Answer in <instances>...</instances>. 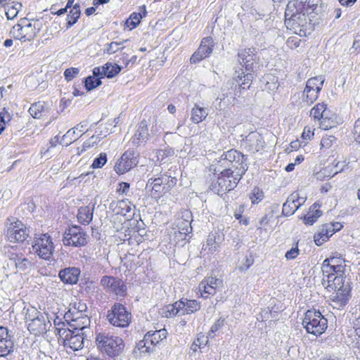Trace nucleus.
I'll list each match as a JSON object with an SVG mask.
<instances>
[{"mask_svg": "<svg viewBox=\"0 0 360 360\" xmlns=\"http://www.w3.org/2000/svg\"><path fill=\"white\" fill-rule=\"evenodd\" d=\"M337 259H326L321 266V284L329 292L342 290L344 285V266L336 264Z\"/></svg>", "mask_w": 360, "mask_h": 360, "instance_id": "1", "label": "nucleus"}, {"mask_svg": "<svg viewBox=\"0 0 360 360\" xmlns=\"http://www.w3.org/2000/svg\"><path fill=\"white\" fill-rule=\"evenodd\" d=\"M90 320L88 316L83 317L82 324L76 323L71 325L75 326L73 329L70 328H58V334L60 338H63L64 345L69 347L74 351L81 349L84 347V330L89 325Z\"/></svg>", "mask_w": 360, "mask_h": 360, "instance_id": "2", "label": "nucleus"}, {"mask_svg": "<svg viewBox=\"0 0 360 360\" xmlns=\"http://www.w3.org/2000/svg\"><path fill=\"white\" fill-rule=\"evenodd\" d=\"M96 342L102 352L111 357L119 356L124 348V343L121 338L106 332L98 333Z\"/></svg>", "mask_w": 360, "mask_h": 360, "instance_id": "3", "label": "nucleus"}, {"mask_svg": "<svg viewBox=\"0 0 360 360\" xmlns=\"http://www.w3.org/2000/svg\"><path fill=\"white\" fill-rule=\"evenodd\" d=\"M219 167L222 169H229L230 172L240 174H244L248 168L244 155L234 149L221 155L219 160Z\"/></svg>", "mask_w": 360, "mask_h": 360, "instance_id": "4", "label": "nucleus"}, {"mask_svg": "<svg viewBox=\"0 0 360 360\" xmlns=\"http://www.w3.org/2000/svg\"><path fill=\"white\" fill-rule=\"evenodd\" d=\"M27 329L35 335L46 333L51 326L46 314L38 311L36 309H28L25 315Z\"/></svg>", "mask_w": 360, "mask_h": 360, "instance_id": "5", "label": "nucleus"}, {"mask_svg": "<svg viewBox=\"0 0 360 360\" xmlns=\"http://www.w3.org/2000/svg\"><path fill=\"white\" fill-rule=\"evenodd\" d=\"M302 325L309 333L320 335L328 327L327 319L319 311L307 310L302 320Z\"/></svg>", "mask_w": 360, "mask_h": 360, "instance_id": "6", "label": "nucleus"}, {"mask_svg": "<svg viewBox=\"0 0 360 360\" xmlns=\"http://www.w3.org/2000/svg\"><path fill=\"white\" fill-rule=\"evenodd\" d=\"M218 172H220V176L218 177L217 182L212 185L213 189L218 195H223L226 192L233 190L243 175L230 172L229 169L220 170L219 168Z\"/></svg>", "mask_w": 360, "mask_h": 360, "instance_id": "7", "label": "nucleus"}, {"mask_svg": "<svg viewBox=\"0 0 360 360\" xmlns=\"http://www.w3.org/2000/svg\"><path fill=\"white\" fill-rule=\"evenodd\" d=\"M310 116L319 122V126L324 130L336 127L338 122L334 113L324 103L316 104L310 111Z\"/></svg>", "mask_w": 360, "mask_h": 360, "instance_id": "8", "label": "nucleus"}, {"mask_svg": "<svg viewBox=\"0 0 360 360\" xmlns=\"http://www.w3.org/2000/svg\"><path fill=\"white\" fill-rule=\"evenodd\" d=\"M107 319L114 326L127 327L131 320V314L126 307L120 303H115L108 311Z\"/></svg>", "mask_w": 360, "mask_h": 360, "instance_id": "9", "label": "nucleus"}, {"mask_svg": "<svg viewBox=\"0 0 360 360\" xmlns=\"http://www.w3.org/2000/svg\"><path fill=\"white\" fill-rule=\"evenodd\" d=\"M63 243L65 246H84L87 243V235L80 226H72L65 231Z\"/></svg>", "mask_w": 360, "mask_h": 360, "instance_id": "10", "label": "nucleus"}, {"mask_svg": "<svg viewBox=\"0 0 360 360\" xmlns=\"http://www.w3.org/2000/svg\"><path fill=\"white\" fill-rule=\"evenodd\" d=\"M32 248V251L41 259L49 260L53 256L54 248L51 237L47 234L35 238Z\"/></svg>", "mask_w": 360, "mask_h": 360, "instance_id": "11", "label": "nucleus"}, {"mask_svg": "<svg viewBox=\"0 0 360 360\" xmlns=\"http://www.w3.org/2000/svg\"><path fill=\"white\" fill-rule=\"evenodd\" d=\"M239 63L245 67L248 72H255L257 70L259 56L255 48H246L238 53Z\"/></svg>", "mask_w": 360, "mask_h": 360, "instance_id": "12", "label": "nucleus"}, {"mask_svg": "<svg viewBox=\"0 0 360 360\" xmlns=\"http://www.w3.org/2000/svg\"><path fill=\"white\" fill-rule=\"evenodd\" d=\"M15 38L22 41H32L37 36V30L35 24L25 21L13 27L11 32Z\"/></svg>", "mask_w": 360, "mask_h": 360, "instance_id": "13", "label": "nucleus"}, {"mask_svg": "<svg viewBox=\"0 0 360 360\" xmlns=\"http://www.w3.org/2000/svg\"><path fill=\"white\" fill-rule=\"evenodd\" d=\"M7 237L11 242H23L28 233L25 225L18 219H9Z\"/></svg>", "mask_w": 360, "mask_h": 360, "instance_id": "14", "label": "nucleus"}, {"mask_svg": "<svg viewBox=\"0 0 360 360\" xmlns=\"http://www.w3.org/2000/svg\"><path fill=\"white\" fill-rule=\"evenodd\" d=\"M101 284L107 292H112L122 297L124 296L126 294V285L120 278L105 276L102 277Z\"/></svg>", "mask_w": 360, "mask_h": 360, "instance_id": "15", "label": "nucleus"}, {"mask_svg": "<svg viewBox=\"0 0 360 360\" xmlns=\"http://www.w3.org/2000/svg\"><path fill=\"white\" fill-rule=\"evenodd\" d=\"M14 340L11 332L6 327L0 326V357H6L13 352Z\"/></svg>", "mask_w": 360, "mask_h": 360, "instance_id": "16", "label": "nucleus"}, {"mask_svg": "<svg viewBox=\"0 0 360 360\" xmlns=\"http://www.w3.org/2000/svg\"><path fill=\"white\" fill-rule=\"evenodd\" d=\"M214 47L213 39L210 37L204 38L198 50L191 57V63H196L208 57L212 52Z\"/></svg>", "mask_w": 360, "mask_h": 360, "instance_id": "17", "label": "nucleus"}, {"mask_svg": "<svg viewBox=\"0 0 360 360\" xmlns=\"http://www.w3.org/2000/svg\"><path fill=\"white\" fill-rule=\"evenodd\" d=\"M138 163L133 152H125L115 165V171L120 174H124L135 167Z\"/></svg>", "mask_w": 360, "mask_h": 360, "instance_id": "18", "label": "nucleus"}, {"mask_svg": "<svg viewBox=\"0 0 360 360\" xmlns=\"http://www.w3.org/2000/svg\"><path fill=\"white\" fill-rule=\"evenodd\" d=\"M306 197H301L297 192H293L287 198L283 205L282 214L290 216L305 202Z\"/></svg>", "mask_w": 360, "mask_h": 360, "instance_id": "19", "label": "nucleus"}, {"mask_svg": "<svg viewBox=\"0 0 360 360\" xmlns=\"http://www.w3.org/2000/svg\"><path fill=\"white\" fill-rule=\"evenodd\" d=\"M7 257L9 261L8 265H13L17 271H25L30 269L32 266V262L25 257L22 253L8 251Z\"/></svg>", "mask_w": 360, "mask_h": 360, "instance_id": "20", "label": "nucleus"}, {"mask_svg": "<svg viewBox=\"0 0 360 360\" xmlns=\"http://www.w3.org/2000/svg\"><path fill=\"white\" fill-rule=\"evenodd\" d=\"M245 148L250 153H255L264 147V139L260 134L252 131L243 139Z\"/></svg>", "mask_w": 360, "mask_h": 360, "instance_id": "21", "label": "nucleus"}, {"mask_svg": "<svg viewBox=\"0 0 360 360\" xmlns=\"http://www.w3.org/2000/svg\"><path fill=\"white\" fill-rule=\"evenodd\" d=\"M309 13L285 12V24L288 28L295 29L297 27H304L307 22V15Z\"/></svg>", "mask_w": 360, "mask_h": 360, "instance_id": "22", "label": "nucleus"}, {"mask_svg": "<svg viewBox=\"0 0 360 360\" xmlns=\"http://www.w3.org/2000/svg\"><path fill=\"white\" fill-rule=\"evenodd\" d=\"M122 70V67L117 64H112V63H107L103 66L96 67L93 70V75L96 77H107L108 78H112L118 75Z\"/></svg>", "mask_w": 360, "mask_h": 360, "instance_id": "23", "label": "nucleus"}, {"mask_svg": "<svg viewBox=\"0 0 360 360\" xmlns=\"http://www.w3.org/2000/svg\"><path fill=\"white\" fill-rule=\"evenodd\" d=\"M314 4H311L310 0H290L287 4L286 13L291 12L310 13L313 11Z\"/></svg>", "mask_w": 360, "mask_h": 360, "instance_id": "24", "label": "nucleus"}, {"mask_svg": "<svg viewBox=\"0 0 360 360\" xmlns=\"http://www.w3.org/2000/svg\"><path fill=\"white\" fill-rule=\"evenodd\" d=\"M81 271L77 267H67L59 271L60 280L66 284H76L79 280Z\"/></svg>", "mask_w": 360, "mask_h": 360, "instance_id": "25", "label": "nucleus"}, {"mask_svg": "<svg viewBox=\"0 0 360 360\" xmlns=\"http://www.w3.org/2000/svg\"><path fill=\"white\" fill-rule=\"evenodd\" d=\"M251 72H249L245 74L243 70L236 71L233 80L238 84V89L240 92L241 89H246L250 87L253 79V75Z\"/></svg>", "mask_w": 360, "mask_h": 360, "instance_id": "26", "label": "nucleus"}, {"mask_svg": "<svg viewBox=\"0 0 360 360\" xmlns=\"http://www.w3.org/2000/svg\"><path fill=\"white\" fill-rule=\"evenodd\" d=\"M148 136V128L147 121L143 120L139 124L136 134L131 139V144L136 146H139L142 142L146 141Z\"/></svg>", "mask_w": 360, "mask_h": 360, "instance_id": "27", "label": "nucleus"}, {"mask_svg": "<svg viewBox=\"0 0 360 360\" xmlns=\"http://www.w3.org/2000/svg\"><path fill=\"white\" fill-rule=\"evenodd\" d=\"M4 8L6 15L8 20H12L18 15L22 7V4L18 1L11 0H0V7Z\"/></svg>", "mask_w": 360, "mask_h": 360, "instance_id": "28", "label": "nucleus"}, {"mask_svg": "<svg viewBox=\"0 0 360 360\" xmlns=\"http://www.w3.org/2000/svg\"><path fill=\"white\" fill-rule=\"evenodd\" d=\"M330 299L333 302V307H341L346 304L348 300V290L347 288H342V290H334Z\"/></svg>", "mask_w": 360, "mask_h": 360, "instance_id": "29", "label": "nucleus"}, {"mask_svg": "<svg viewBox=\"0 0 360 360\" xmlns=\"http://www.w3.org/2000/svg\"><path fill=\"white\" fill-rule=\"evenodd\" d=\"M49 110L50 106L47 103L38 101L32 104L28 111L32 117L39 119Z\"/></svg>", "mask_w": 360, "mask_h": 360, "instance_id": "30", "label": "nucleus"}, {"mask_svg": "<svg viewBox=\"0 0 360 360\" xmlns=\"http://www.w3.org/2000/svg\"><path fill=\"white\" fill-rule=\"evenodd\" d=\"M167 335V331L165 328L155 330L153 333L150 331L145 335V341H149L151 345H157L160 342L165 339Z\"/></svg>", "mask_w": 360, "mask_h": 360, "instance_id": "31", "label": "nucleus"}, {"mask_svg": "<svg viewBox=\"0 0 360 360\" xmlns=\"http://www.w3.org/2000/svg\"><path fill=\"white\" fill-rule=\"evenodd\" d=\"M330 229L331 226H328V224H324L320 231L314 235V243L316 245H321L329 237L333 235V231H331Z\"/></svg>", "mask_w": 360, "mask_h": 360, "instance_id": "32", "label": "nucleus"}, {"mask_svg": "<svg viewBox=\"0 0 360 360\" xmlns=\"http://www.w3.org/2000/svg\"><path fill=\"white\" fill-rule=\"evenodd\" d=\"M110 206H115L112 210L116 214L122 216H127L132 210L131 205L127 200H119L115 204L112 203Z\"/></svg>", "mask_w": 360, "mask_h": 360, "instance_id": "33", "label": "nucleus"}, {"mask_svg": "<svg viewBox=\"0 0 360 360\" xmlns=\"http://www.w3.org/2000/svg\"><path fill=\"white\" fill-rule=\"evenodd\" d=\"M94 207H81L78 210L77 219L82 224H89L93 219Z\"/></svg>", "mask_w": 360, "mask_h": 360, "instance_id": "34", "label": "nucleus"}, {"mask_svg": "<svg viewBox=\"0 0 360 360\" xmlns=\"http://www.w3.org/2000/svg\"><path fill=\"white\" fill-rule=\"evenodd\" d=\"M264 84V90L268 92H274L278 88V79L274 75L267 74L264 75L262 80Z\"/></svg>", "mask_w": 360, "mask_h": 360, "instance_id": "35", "label": "nucleus"}, {"mask_svg": "<svg viewBox=\"0 0 360 360\" xmlns=\"http://www.w3.org/2000/svg\"><path fill=\"white\" fill-rule=\"evenodd\" d=\"M182 314L194 313L200 309V304L195 300H180Z\"/></svg>", "mask_w": 360, "mask_h": 360, "instance_id": "36", "label": "nucleus"}, {"mask_svg": "<svg viewBox=\"0 0 360 360\" xmlns=\"http://www.w3.org/2000/svg\"><path fill=\"white\" fill-rule=\"evenodd\" d=\"M220 236H217L214 234H210L207 239L206 243L203 245V249L205 250H208V252L211 253H214L217 250L220 244Z\"/></svg>", "mask_w": 360, "mask_h": 360, "instance_id": "37", "label": "nucleus"}, {"mask_svg": "<svg viewBox=\"0 0 360 360\" xmlns=\"http://www.w3.org/2000/svg\"><path fill=\"white\" fill-rule=\"evenodd\" d=\"M207 115L208 112L205 108L195 105L191 110V119L194 123L198 124L204 120Z\"/></svg>", "mask_w": 360, "mask_h": 360, "instance_id": "38", "label": "nucleus"}, {"mask_svg": "<svg viewBox=\"0 0 360 360\" xmlns=\"http://www.w3.org/2000/svg\"><path fill=\"white\" fill-rule=\"evenodd\" d=\"M181 303L180 301L176 302L173 304H169L162 309V316L171 318L176 316L178 313L182 312Z\"/></svg>", "mask_w": 360, "mask_h": 360, "instance_id": "39", "label": "nucleus"}, {"mask_svg": "<svg viewBox=\"0 0 360 360\" xmlns=\"http://www.w3.org/2000/svg\"><path fill=\"white\" fill-rule=\"evenodd\" d=\"M141 9L143 10V13H133L129 18L126 21V24L127 27H131V29L134 28L138 25L140 22L141 19L146 16V6H143Z\"/></svg>", "mask_w": 360, "mask_h": 360, "instance_id": "40", "label": "nucleus"}, {"mask_svg": "<svg viewBox=\"0 0 360 360\" xmlns=\"http://www.w3.org/2000/svg\"><path fill=\"white\" fill-rule=\"evenodd\" d=\"M323 82L324 79L322 76L314 77L307 80L305 88L320 91L322 89Z\"/></svg>", "mask_w": 360, "mask_h": 360, "instance_id": "41", "label": "nucleus"}, {"mask_svg": "<svg viewBox=\"0 0 360 360\" xmlns=\"http://www.w3.org/2000/svg\"><path fill=\"white\" fill-rule=\"evenodd\" d=\"M86 305L84 303H82L79 302L77 303H75L70 311L72 310V313L76 316L75 319L82 318V319L83 320V317L87 316V315L86 314L84 315V316H83V314L86 312ZM72 321L75 322L77 321L75 319H73Z\"/></svg>", "mask_w": 360, "mask_h": 360, "instance_id": "42", "label": "nucleus"}, {"mask_svg": "<svg viewBox=\"0 0 360 360\" xmlns=\"http://www.w3.org/2000/svg\"><path fill=\"white\" fill-rule=\"evenodd\" d=\"M127 41L128 39L123 40L121 41H112L106 44L103 52L108 55H111L117 52L118 51L122 50L124 49V46L120 47V46L122 45L124 42H126Z\"/></svg>", "mask_w": 360, "mask_h": 360, "instance_id": "43", "label": "nucleus"}, {"mask_svg": "<svg viewBox=\"0 0 360 360\" xmlns=\"http://www.w3.org/2000/svg\"><path fill=\"white\" fill-rule=\"evenodd\" d=\"M80 136L76 133V129L73 127L67 131L61 139V143H64L66 146L70 145L72 142L77 141Z\"/></svg>", "mask_w": 360, "mask_h": 360, "instance_id": "44", "label": "nucleus"}, {"mask_svg": "<svg viewBox=\"0 0 360 360\" xmlns=\"http://www.w3.org/2000/svg\"><path fill=\"white\" fill-rule=\"evenodd\" d=\"M319 91L310 89H304L303 91V101L308 105L313 103L317 98Z\"/></svg>", "mask_w": 360, "mask_h": 360, "instance_id": "45", "label": "nucleus"}, {"mask_svg": "<svg viewBox=\"0 0 360 360\" xmlns=\"http://www.w3.org/2000/svg\"><path fill=\"white\" fill-rule=\"evenodd\" d=\"M80 16V9L78 4L73 6L72 9L70 11V14L68 15V27H71L76 23Z\"/></svg>", "mask_w": 360, "mask_h": 360, "instance_id": "46", "label": "nucleus"}, {"mask_svg": "<svg viewBox=\"0 0 360 360\" xmlns=\"http://www.w3.org/2000/svg\"><path fill=\"white\" fill-rule=\"evenodd\" d=\"M208 340L206 336L202 334L198 335L197 338L193 341L191 345V349L195 352L198 349L204 347L207 343Z\"/></svg>", "mask_w": 360, "mask_h": 360, "instance_id": "47", "label": "nucleus"}, {"mask_svg": "<svg viewBox=\"0 0 360 360\" xmlns=\"http://www.w3.org/2000/svg\"><path fill=\"white\" fill-rule=\"evenodd\" d=\"M96 76H89L85 79L84 83L86 89L91 91L101 84V78Z\"/></svg>", "mask_w": 360, "mask_h": 360, "instance_id": "48", "label": "nucleus"}, {"mask_svg": "<svg viewBox=\"0 0 360 360\" xmlns=\"http://www.w3.org/2000/svg\"><path fill=\"white\" fill-rule=\"evenodd\" d=\"M321 215V212L319 210L313 212H309L304 217V223L308 225H312Z\"/></svg>", "mask_w": 360, "mask_h": 360, "instance_id": "49", "label": "nucleus"}, {"mask_svg": "<svg viewBox=\"0 0 360 360\" xmlns=\"http://www.w3.org/2000/svg\"><path fill=\"white\" fill-rule=\"evenodd\" d=\"M203 288V290L201 295L204 297H207L209 295H214L216 292V286L209 285L207 283H205L204 281L200 284V288Z\"/></svg>", "mask_w": 360, "mask_h": 360, "instance_id": "50", "label": "nucleus"}, {"mask_svg": "<svg viewBox=\"0 0 360 360\" xmlns=\"http://www.w3.org/2000/svg\"><path fill=\"white\" fill-rule=\"evenodd\" d=\"M164 185L162 191L166 193L170 188L173 187L176 184V179L170 177L166 175L163 176Z\"/></svg>", "mask_w": 360, "mask_h": 360, "instance_id": "51", "label": "nucleus"}, {"mask_svg": "<svg viewBox=\"0 0 360 360\" xmlns=\"http://www.w3.org/2000/svg\"><path fill=\"white\" fill-rule=\"evenodd\" d=\"M101 141V137L99 136L94 135L90 139H89L87 141H86L82 146V149L81 150V152L85 151L86 148L94 147L96 146L98 142Z\"/></svg>", "mask_w": 360, "mask_h": 360, "instance_id": "52", "label": "nucleus"}, {"mask_svg": "<svg viewBox=\"0 0 360 360\" xmlns=\"http://www.w3.org/2000/svg\"><path fill=\"white\" fill-rule=\"evenodd\" d=\"M263 198L264 193L258 188H255L250 196V199L254 204L259 203L263 199Z\"/></svg>", "mask_w": 360, "mask_h": 360, "instance_id": "53", "label": "nucleus"}, {"mask_svg": "<svg viewBox=\"0 0 360 360\" xmlns=\"http://www.w3.org/2000/svg\"><path fill=\"white\" fill-rule=\"evenodd\" d=\"M302 40L297 36L289 37L286 41V46L290 49H295L300 46Z\"/></svg>", "mask_w": 360, "mask_h": 360, "instance_id": "54", "label": "nucleus"}, {"mask_svg": "<svg viewBox=\"0 0 360 360\" xmlns=\"http://www.w3.org/2000/svg\"><path fill=\"white\" fill-rule=\"evenodd\" d=\"M107 162V156L105 153H101L99 156L94 159L91 167L93 168H101Z\"/></svg>", "mask_w": 360, "mask_h": 360, "instance_id": "55", "label": "nucleus"}, {"mask_svg": "<svg viewBox=\"0 0 360 360\" xmlns=\"http://www.w3.org/2000/svg\"><path fill=\"white\" fill-rule=\"evenodd\" d=\"M150 342L149 341H145V336L143 337V339L140 340L137 345L136 348L141 352V353H149L150 352Z\"/></svg>", "mask_w": 360, "mask_h": 360, "instance_id": "56", "label": "nucleus"}, {"mask_svg": "<svg viewBox=\"0 0 360 360\" xmlns=\"http://www.w3.org/2000/svg\"><path fill=\"white\" fill-rule=\"evenodd\" d=\"M79 70L76 68H71L65 70L64 76L66 80H72L76 75L79 74Z\"/></svg>", "mask_w": 360, "mask_h": 360, "instance_id": "57", "label": "nucleus"}, {"mask_svg": "<svg viewBox=\"0 0 360 360\" xmlns=\"http://www.w3.org/2000/svg\"><path fill=\"white\" fill-rule=\"evenodd\" d=\"M335 141L336 138L334 136H325L321 139V145L323 148H329Z\"/></svg>", "mask_w": 360, "mask_h": 360, "instance_id": "58", "label": "nucleus"}, {"mask_svg": "<svg viewBox=\"0 0 360 360\" xmlns=\"http://www.w3.org/2000/svg\"><path fill=\"white\" fill-rule=\"evenodd\" d=\"M153 183H154V186H152V190L155 192L160 191V188L164 185L163 176L154 179Z\"/></svg>", "mask_w": 360, "mask_h": 360, "instance_id": "59", "label": "nucleus"}, {"mask_svg": "<svg viewBox=\"0 0 360 360\" xmlns=\"http://www.w3.org/2000/svg\"><path fill=\"white\" fill-rule=\"evenodd\" d=\"M173 154V152L169 150H159L157 152V158L158 160L160 161H163L166 158L172 155Z\"/></svg>", "mask_w": 360, "mask_h": 360, "instance_id": "60", "label": "nucleus"}, {"mask_svg": "<svg viewBox=\"0 0 360 360\" xmlns=\"http://www.w3.org/2000/svg\"><path fill=\"white\" fill-rule=\"evenodd\" d=\"M299 252L300 250L297 246L295 248H292L285 253V258L287 259H293L297 257Z\"/></svg>", "mask_w": 360, "mask_h": 360, "instance_id": "61", "label": "nucleus"}, {"mask_svg": "<svg viewBox=\"0 0 360 360\" xmlns=\"http://www.w3.org/2000/svg\"><path fill=\"white\" fill-rule=\"evenodd\" d=\"M354 134L355 136V141L360 143V119H358L354 126Z\"/></svg>", "mask_w": 360, "mask_h": 360, "instance_id": "62", "label": "nucleus"}, {"mask_svg": "<svg viewBox=\"0 0 360 360\" xmlns=\"http://www.w3.org/2000/svg\"><path fill=\"white\" fill-rule=\"evenodd\" d=\"M129 184L127 182H121L119 184V188H117V192L120 194H127L129 189Z\"/></svg>", "mask_w": 360, "mask_h": 360, "instance_id": "63", "label": "nucleus"}, {"mask_svg": "<svg viewBox=\"0 0 360 360\" xmlns=\"http://www.w3.org/2000/svg\"><path fill=\"white\" fill-rule=\"evenodd\" d=\"M224 319H221V318L219 319L212 325V326L211 327L210 331L213 333H215L216 331H217L219 328H221L224 326Z\"/></svg>", "mask_w": 360, "mask_h": 360, "instance_id": "64", "label": "nucleus"}]
</instances>
